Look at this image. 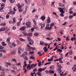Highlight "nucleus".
Listing matches in <instances>:
<instances>
[{
    "mask_svg": "<svg viewBox=\"0 0 76 76\" xmlns=\"http://www.w3.org/2000/svg\"><path fill=\"white\" fill-rule=\"evenodd\" d=\"M58 9L59 10L60 12L62 13H64V12L66 11V8L65 7L63 8H59Z\"/></svg>",
    "mask_w": 76,
    "mask_h": 76,
    "instance_id": "1",
    "label": "nucleus"
},
{
    "mask_svg": "<svg viewBox=\"0 0 76 76\" xmlns=\"http://www.w3.org/2000/svg\"><path fill=\"white\" fill-rule=\"evenodd\" d=\"M26 28H31V23L30 22H28L27 23H26Z\"/></svg>",
    "mask_w": 76,
    "mask_h": 76,
    "instance_id": "2",
    "label": "nucleus"
},
{
    "mask_svg": "<svg viewBox=\"0 0 76 76\" xmlns=\"http://www.w3.org/2000/svg\"><path fill=\"white\" fill-rule=\"evenodd\" d=\"M46 68H47V67L43 69H42V68H39L38 69V72H42V71H43V70H45L46 69Z\"/></svg>",
    "mask_w": 76,
    "mask_h": 76,
    "instance_id": "3",
    "label": "nucleus"
},
{
    "mask_svg": "<svg viewBox=\"0 0 76 76\" xmlns=\"http://www.w3.org/2000/svg\"><path fill=\"white\" fill-rule=\"evenodd\" d=\"M50 26V24L48 23L46 27L45 28V29H47V30H50L51 29H49V28H50V27H49Z\"/></svg>",
    "mask_w": 76,
    "mask_h": 76,
    "instance_id": "4",
    "label": "nucleus"
},
{
    "mask_svg": "<svg viewBox=\"0 0 76 76\" xmlns=\"http://www.w3.org/2000/svg\"><path fill=\"white\" fill-rule=\"evenodd\" d=\"M27 47H28V48H30L31 49H32V50H35V48H33L30 46L28 44L27 45Z\"/></svg>",
    "mask_w": 76,
    "mask_h": 76,
    "instance_id": "5",
    "label": "nucleus"
},
{
    "mask_svg": "<svg viewBox=\"0 0 76 76\" xmlns=\"http://www.w3.org/2000/svg\"><path fill=\"white\" fill-rule=\"evenodd\" d=\"M74 67H72V69L74 72L76 71V65H74L73 66Z\"/></svg>",
    "mask_w": 76,
    "mask_h": 76,
    "instance_id": "6",
    "label": "nucleus"
},
{
    "mask_svg": "<svg viewBox=\"0 0 76 76\" xmlns=\"http://www.w3.org/2000/svg\"><path fill=\"white\" fill-rule=\"evenodd\" d=\"M54 26V23H52L50 24V28H49V29H52V27Z\"/></svg>",
    "mask_w": 76,
    "mask_h": 76,
    "instance_id": "7",
    "label": "nucleus"
},
{
    "mask_svg": "<svg viewBox=\"0 0 76 76\" xmlns=\"http://www.w3.org/2000/svg\"><path fill=\"white\" fill-rule=\"evenodd\" d=\"M51 20H50V17H48L47 19V23H50Z\"/></svg>",
    "mask_w": 76,
    "mask_h": 76,
    "instance_id": "8",
    "label": "nucleus"
},
{
    "mask_svg": "<svg viewBox=\"0 0 76 76\" xmlns=\"http://www.w3.org/2000/svg\"><path fill=\"white\" fill-rule=\"evenodd\" d=\"M45 19V17L44 16H42L40 18V19H42L43 21H44Z\"/></svg>",
    "mask_w": 76,
    "mask_h": 76,
    "instance_id": "9",
    "label": "nucleus"
},
{
    "mask_svg": "<svg viewBox=\"0 0 76 76\" xmlns=\"http://www.w3.org/2000/svg\"><path fill=\"white\" fill-rule=\"evenodd\" d=\"M28 44H29V45H33V44H34V41L31 40L30 42H29Z\"/></svg>",
    "mask_w": 76,
    "mask_h": 76,
    "instance_id": "10",
    "label": "nucleus"
},
{
    "mask_svg": "<svg viewBox=\"0 0 76 76\" xmlns=\"http://www.w3.org/2000/svg\"><path fill=\"white\" fill-rule=\"evenodd\" d=\"M25 26H23L20 28V30H23V31H25Z\"/></svg>",
    "mask_w": 76,
    "mask_h": 76,
    "instance_id": "11",
    "label": "nucleus"
},
{
    "mask_svg": "<svg viewBox=\"0 0 76 76\" xmlns=\"http://www.w3.org/2000/svg\"><path fill=\"white\" fill-rule=\"evenodd\" d=\"M37 64H32L31 65V66L32 68H34V67H35L36 66H37Z\"/></svg>",
    "mask_w": 76,
    "mask_h": 76,
    "instance_id": "12",
    "label": "nucleus"
},
{
    "mask_svg": "<svg viewBox=\"0 0 76 76\" xmlns=\"http://www.w3.org/2000/svg\"><path fill=\"white\" fill-rule=\"evenodd\" d=\"M43 50H44L45 52H46V51H47L48 50V49H47V47H45L43 48Z\"/></svg>",
    "mask_w": 76,
    "mask_h": 76,
    "instance_id": "13",
    "label": "nucleus"
},
{
    "mask_svg": "<svg viewBox=\"0 0 76 76\" xmlns=\"http://www.w3.org/2000/svg\"><path fill=\"white\" fill-rule=\"evenodd\" d=\"M1 44H2V45L3 46H6L7 45V44L5 43V42H2Z\"/></svg>",
    "mask_w": 76,
    "mask_h": 76,
    "instance_id": "14",
    "label": "nucleus"
},
{
    "mask_svg": "<svg viewBox=\"0 0 76 76\" xmlns=\"http://www.w3.org/2000/svg\"><path fill=\"white\" fill-rule=\"evenodd\" d=\"M54 73V71L51 70H50L49 71V73Z\"/></svg>",
    "mask_w": 76,
    "mask_h": 76,
    "instance_id": "15",
    "label": "nucleus"
},
{
    "mask_svg": "<svg viewBox=\"0 0 76 76\" xmlns=\"http://www.w3.org/2000/svg\"><path fill=\"white\" fill-rule=\"evenodd\" d=\"M57 71L59 73H60L61 72V70L59 68L58 69Z\"/></svg>",
    "mask_w": 76,
    "mask_h": 76,
    "instance_id": "16",
    "label": "nucleus"
},
{
    "mask_svg": "<svg viewBox=\"0 0 76 76\" xmlns=\"http://www.w3.org/2000/svg\"><path fill=\"white\" fill-rule=\"evenodd\" d=\"M32 33H28L27 34V36H29V37H32Z\"/></svg>",
    "mask_w": 76,
    "mask_h": 76,
    "instance_id": "17",
    "label": "nucleus"
},
{
    "mask_svg": "<svg viewBox=\"0 0 76 76\" xmlns=\"http://www.w3.org/2000/svg\"><path fill=\"white\" fill-rule=\"evenodd\" d=\"M10 39H11V37H8L7 39V42H10Z\"/></svg>",
    "mask_w": 76,
    "mask_h": 76,
    "instance_id": "18",
    "label": "nucleus"
},
{
    "mask_svg": "<svg viewBox=\"0 0 76 76\" xmlns=\"http://www.w3.org/2000/svg\"><path fill=\"white\" fill-rule=\"evenodd\" d=\"M6 30V28H1L0 29V31H5Z\"/></svg>",
    "mask_w": 76,
    "mask_h": 76,
    "instance_id": "19",
    "label": "nucleus"
},
{
    "mask_svg": "<svg viewBox=\"0 0 76 76\" xmlns=\"http://www.w3.org/2000/svg\"><path fill=\"white\" fill-rule=\"evenodd\" d=\"M27 38L28 41L29 42L31 41H32L31 39V38L29 37H27Z\"/></svg>",
    "mask_w": 76,
    "mask_h": 76,
    "instance_id": "20",
    "label": "nucleus"
},
{
    "mask_svg": "<svg viewBox=\"0 0 76 76\" xmlns=\"http://www.w3.org/2000/svg\"><path fill=\"white\" fill-rule=\"evenodd\" d=\"M37 74H38V75L39 76H41V74H42V73L40 72H39L37 73Z\"/></svg>",
    "mask_w": 76,
    "mask_h": 76,
    "instance_id": "21",
    "label": "nucleus"
},
{
    "mask_svg": "<svg viewBox=\"0 0 76 76\" xmlns=\"http://www.w3.org/2000/svg\"><path fill=\"white\" fill-rule=\"evenodd\" d=\"M13 23L15 24V23L16 22V19L14 18L13 19Z\"/></svg>",
    "mask_w": 76,
    "mask_h": 76,
    "instance_id": "22",
    "label": "nucleus"
},
{
    "mask_svg": "<svg viewBox=\"0 0 76 76\" xmlns=\"http://www.w3.org/2000/svg\"><path fill=\"white\" fill-rule=\"evenodd\" d=\"M44 27H45V24H42V26L41 27V29H42L43 28H44Z\"/></svg>",
    "mask_w": 76,
    "mask_h": 76,
    "instance_id": "23",
    "label": "nucleus"
},
{
    "mask_svg": "<svg viewBox=\"0 0 76 76\" xmlns=\"http://www.w3.org/2000/svg\"><path fill=\"white\" fill-rule=\"evenodd\" d=\"M6 25V24L5 23H3L1 24L0 25L1 26H4L5 25Z\"/></svg>",
    "mask_w": 76,
    "mask_h": 76,
    "instance_id": "24",
    "label": "nucleus"
},
{
    "mask_svg": "<svg viewBox=\"0 0 76 76\" xmlns=\"http://www.w3.org/2000/svg\"><path fill=\"white\" fill-rule=\"evenodd\" d=\"M6 63L7 65H9V66H12V64H11L9 62H6Z\"/></svg>",
    "mask_w": 76,
    "mask_h": 76,
    "instance_id": "25",
    "label": "nucleus"
},
{
    "mask_svg": "<svg viewBox=\"0 0 76 76\" xmlns=\"http://www.w3.org/2000/svg\"><path fill=\"white\" fill-rule=\"evenodd\" d=\"M22 33L24 34V36H27V34L25 32H22Z\"/></svg>",
    "mask_w": 76,
    "mask_h": 76,
    "instance_id": "26",
    "label": "nucleus"
},
{
    "mask_svg": "<svg viewBox=\"0 0 76 76\" xmlns=\"http://www.w3.org/2000/svg\"><path fill=\"white\" fill-rule=\"evenodd\" d=\"M50 69H54V67L52 65L50 66Z\"/></svg>",
    "mask_w": 76,
    "mask_h": 76,
    "instance_id": "27",
    "label": "nucleus"
},
{
    "mask_svg": "<svg viewBox=\"0 0 76 76\" xmlns=\"http://www.w3.org/2000/svg\"><path fill=\"white\" fill-rule=\"evenodd\" d=\"M34 35H35V36H38V33L37 32H35L34 33Z\"/></svg>",
    "mask_w": 76,
    "mask_h": 76,
    "instance_id": "28",
    "label": "nucleus"
},
{
    "mask_svg": "<svg viewBox=\"0 0 76 76\" xmlns=\"http://www.w3.org/2000/svg\"><path fill=\"white\" fill-rule=\"evenodd\" d=\"M16 65L19 66L21 65V63L20 62H19L18 63H17Z\"/></svg>",
    "mask_w": 76,
    "mask_h": 76,
    "instance_id": "29",
    "label": "nucleus"
},
{
    "mask_svg": "<svg viewBox=\"0 0 76 76\" xmlns=\"http://www.w3.org/2000/svg\"><path fill=\"white\" fill-rule=\"evenodd\" d=\"M44 44V42L42 41H41L40 42V45H43V44Z\"/></svg>",
    "mask_w": 76,
    "mask_h": 76,
    "instance_id": "30",
    "label": "nucleus"
},
{
    "mask_svg": "<svg viewBox=\"0 0 76 76\" xmlns=\"http://www.w3.org/2000/svg\"><path fill=\"white\" fill-rule=\"evenodd\" d=\"M58 68H59L60 69L62 68V66H61V65H58Z\"/></svg>",
    "mask_w": 76,
    "mask_h": 76,
    "instance_id": "31",
    "label": "nucleus"
},
{
    "mask_svg": "<svg viewBox=\"0 0 76 76\" xmlns=\"http://www.w3.org/2000/svg\"><path fill=\"white\" fill-rule=\"evenodd\" d=\"M12 45L13 47H15L16 46V44H15V42H13L12 44Z\"/></svg>",
    "mask_w": 76,
    "mask_h": 76,
    "instance_id": "32",
    "label": "nucleus"
},
{
    "mask_svg": "<svg viewBox=\"0 0 76 76\" xmlns=\"http://www.w3.org/2000/svg\"><path fill=\"white\" fill-rule=\"evenodd\" d=\"M10 16L9 15L7 14L6 16V18L8 19V18H9Z\"/></svg>",
    "mask_w": 76,
    "mask_h": 76,
    "instance_id": "33",
    "label": "nucleus"
},
{
    "mask_svg": "<svg viewBox=\"0 0 76 76\" xmlns=\"http://www.w3.org/2000/svg\"><path fill=\"white\" fill-rule=\"evenodd\" d=\"M58 48V45L56 46L55 48V49H54L53 51H56V50H57L58 49L57 48Z\"/></svg>",
    "mask_w": 76,
    "mask_h": 76,
    "instance_id": "34",
    "label": "nucleus"
},
{
    "mask_svg": "<svg viewBox=\"0 0 76 76\" xmlns=\"http://www.w3.org/2000/svg\"><path fill=\"white\" fill-rule=\"evenodd\" d=\"M23 58L25 59V60H28V58L26 56H24L23 57Z\"/></svg>",
    "mask_w": 76,
    "mask_h": 76,
    "instance_id": "35",
    "label": "nucleus"
},
{
    "mask_svg": "<svg viewBox=\"0 0 76 76\" xmlns=\"http://www.w3.org/2000/svg\"><path fill=\"white\" fill-rule=\"evenodd\" d=\"M5 6V4L3 3H2L1 4V7H4Z\"/></svg>",
    "mask_w": 76,
    "mask_h": 76,
    "instance_id": "36",
    "label": "nucleus"
},
{
    "mask_svg": "<svg viewBox=\"0 0 76 76\" xmlns=\"http://www.w3.org/2000/svg\"><path fill=\"white\" fill-rule=\"evenodd\" d=\"M20 41H25V40L23 39L22 38H20Z\"/></svg>",
    "mask_w": 76,
    "mask_h": 76,
    "instance_id": "37",
    "label": "nucleus"
},
{
    "mask_svg": "<svg viewBox=\"0 0 76 76\" xmlns=\"http://www.w3.org/2000/svg\"><path fill=\"white\" fill-rule=\"evenodd\" d=\"M58 50H57V51H59V52H61V53L63 51L62 50H61V49H58Z\"/></svg>",
    "mask_w": 76,
    "mask_h": 76,
    "instance_id": "38",
    "label": "nucleus"
},
{
    "mask_svg": "<svg viewBox=\"0 0 76 76\" xmlns=\"http://www.w3.org/2000/svg\"><path fill=\"white\" fill-rule=\"evenodd\" d=\"M69 54H70L71 55H72V50H71L69 51Z\"/></svg>",
    "mask_w": 76,
    "mask_h": 76,
    "instance_id": "39",
    "label": "nucleus"
},
{
    "mask_svg": "<svg viewBox=\"0 0 76 76\" xmlns=\"http://www.w3.org/2000/svg\"><path fill=\"white\" fill-rule=\"evenodd\" d=\"M42 4L43 5H45V2L44 1H42Z\"/></svg>",
    "mask_w": 76,
    "mask_h": 76,
    "instance_id": "40",
    "label": "nucleus"
},
{
    "mask_svg": "<svg viewBox=\"0 0 76 76\" xmlns=\"http://www.w3.org/2000/svg\"><path fill=\"white\" fill-rule=\"evenodd\" d=\"M4 49V47L2 46H0V49L1 50H3Z\"/></svg>",
    "mask_w": 76,
    "mask_h": 76,
    "instance_id": "41",
    "label": "nucleus"
},
{
    "mask_svg": "<svg viewBox=\"0 0 76 76\" xmlns=\"http://www.w3.org/2000/svg\"><path fill=\"white\" fill-rule=\"evenodd\" d=\"M35 11H36V9L34 8L33 10L32 11V13H34V12H35Z\"/></svg>",
    "mask_w": 76,
    "mask_h": 76,
    "instance_id": "42",
    "label": "nucleus"
},
{
    "mask_svg": "<svg viewBox=\"0 0 76 76\" xmlns=\"http://www.w3.org/2000/svg\"><path fill=\"white\" fill-rule=\"evenodd\" d=\"M34 29H37V26L36 25H34Z\"/></svg>",
    "mask_w": 76,
    "mask_h": 76,
    "instance_id": "43",
    "label": "nucleus"
},
{
    "mask_svg": "<svg viewBox=\"0 0 76 76\" xmlns=\"http://www.w3.org/2000/svg\"><path fill=\"white\" fill-rule=\"evenodd\" d=\"M41 64V61H40L38 62V66H40Z\"/></svg>",
    "mask_w": 76,
    "mask_h": 76,
    "instance_id": "44",
    "label": "nucleus"
},
{
    "mask_svg": "<svg viewBox=\"0 0 76 76\" xmlns=\"http://www.w3.org/2000/svg\"><path fill=\"white\" fill-rule=\"evenodd\" d=\"M30 59H33V60H34L35 59V58L34 57H32V56H31L30 57Z\"/></svg>",
    "mask_w": 76,
    "mask_h": 76,
    "instance_id": "45",
    "label": "nucleus"
},
{
    "mask_svg": "<svg viewBox=\"0 0 76 76\" xmlns=\"http://www.w3.org/2000/svg\"><path fill=\"white\" fill-rule=\"evenodd\" d=\"M12 55H15L16 54V52L15 51H13L12 53Z\"/></svg>",
    "mask_w": 76,
    "mask_h": 76,
    "instance_id": "46",
    "label": "nucleus"
},
{
    "mask_svg": "<svg viewBox=\"0 0 76 76\" xmlns=\"http://www.w3.org/2000/svg\"><path fill=\"white\" fill-rule=\"evenodd\" d=\"M50 63H51V62H48L46 63L45 64V66H46V65H47V64H50Z\"/></svg>",
    "mask_w": 76,
    "mask_h": 76,
    "instance_id": "47",
    "label": "nucleus"
},
{
    "mask_svg": "<svg viewBox=\"0 0 76 76\" xmlns=\"http://www.w3.org/2000/svg\"><path fill=\"white\" fill-rule=\"evenodd\" d=\"M73 17V16L72 15H71V16H69V19H72Z\"/></svg>",
    "mask_w": 76,
    "mask_h": 76,
    "instance_id": "48",
    "label": "nucleus"
},
{
    "mask_svg": "<svg viewBox=\"0 0 76 76\" xmlns=\"http://www.w3.org/2000/svg\"><path fill=\"white\" fill-rule=\"evenodd\" d=\"M27 54H28V53H27V52H26L24 53H23V55H24V56H25V55H27Z\"/></svg>",
    "mask_w": 76,
    "mask_h": 76,
    "instance_id": "49",
    "label": "nucleus"
},
{
    "mask_svg": "<svg viewBox=\"0 0 76 76\" xmlns=\"http://www.w3.org/2000/svg\"><path fill=\"white\" fill-rule=\"evenodd\" d=\"M15 0H11L10 2L11 3H14V2H15Z\"/></svg>",
    "mask_w": 76,
    "mask_h": 76,
    "instance_id": "50",
    "label": "nucleus"
},
{
    "mask_svg": "<svg viewBox=\"0 0 76 76\" xmlns=\"http://www.w3.org/2000/svg\"><path fill=\"white\" fill-rule=\"evenodd\" d=\"M60 15L62 17H63V16H64V15L62 13H61Z\"/></svg>",
    "mask_w": 76,
    "mask_h": 76,
    "instance_id": "51",
    "label": "nucleus"
},
{
    "mask_svg": "<svg viewBox=\"0 0 76 76\" xmlns=\"http://www.w3.org/2000/svg\"><path fill=\"white\" fill-rule=\"evenodd\" d=\"M29 67H30V64L28 65L27 68V69H28V68H29Z\"/></svg>",
    "mask_w": 76,
    "mask_h": 76,
    "instance_id": "52",
    "label": "nucleus"
},
{
    "mask_svg": "<svg viewBox=\"0 0 76 76\" xmlns=\"http://www.w3.org/2000/svg\"><path fill=\"white\" fill-rule=\"evenodd\" d=\"M20 21H19L17 23V25L18 26H19L20 24Z\"/></svg>",
    "mask_w": 76,
    "mask_h": 76,
    "instance_id": "53",
    "label": "nucleus"
},
{
    "mask_svg": "<svg viewBox=\"0 0 76 76\" xmlns=\"http://www.w3.org/2000/svg\"><path fill=\"white\" fill-rule=\"evenodd\" d=\"M37 68H35L33 70V72H37Z\"/></svg>",
    "mask_w": 76,
    "mask_h": 76,
    "instance_id": "54",
    "label": "nucleus"
},
{
    "mask_svg": "<svg viewBox=\"0 0 76 76\" xmlns=\"http://www.w3.org/2000/svg\"><path fill=\"white\" fill-rule=\"evenodd\" d=\"M34 28H31V32H33V31H34Z\"/></svg>",
    "mask_w": 76,
    "mask_h": 76,
    "instance_id": "55",
    "label": "nucleus"
},
{
    "mask_svg": "<svg viewBox=\"0 0 76 76\" xmlns=\"http://www.w3.org/2000/svg\"><path fill=\"white\" fill-rule=\"evenodd\" d=\"M19 12H20V13L22 12V11H23V10H22V9H20V10H19Z\"/></svg>",
    "mask_w": 76,
    "mask_h": 76,
    "instance_id": "56",
    "label": "nucleus"
},
{
    "mask_svg": "<svg viewBox=\"0 0 76 76\" xmlns=\"http://www.w3.org/2000/svg\"><path fill=\"white\" fill-rule=\"evenodd\" d=\"M1 75H2L4 76V75H5V73H4V72H2Z\"/></svg>",
    "mask_w": 76,
    "mask_h": 76,
    "instance_id": "57",
    "label": "nucleus"
},
{
    "mask_svg": "<svg viewBox=\"0 0 76 76\" xmlns=\"http://www.w3.org/2000/svg\"><path fill=\"white\" fill-rule=\"evenodd\" d=\"M37 54H39V56H41L42 55V54H41V53L40 52H38L37 53Z\"/></svg>",
    "mask_w": 76,
    "mask_h": 76,
    "instance_id": "58",
    "label": "nucleus"
},
{
    "mask_svg": "<svg viewBox=\"0 0 76 76\" xmlns=\"http://www.w3.org/2000/svg\"><path fill=\"white\" fill-rule=\"evenodd\" d=\"M73 4L74 6H75L76 5V1H75L73 2Z\"/></svg>",
    "mask_w": 76,
    "mask_h": 76,
    "instance_id": "59",
    "label": "nucleus"
},
{
    "mask_svg": "<svg viewBox=\"0 0 76 76\" xmlns=\"http://www.w3.org/2000/svg\"><path fill=\"white\" fill-rule=\"evenodd\" d=\"M12 61H14L15 63H16V59L14 58L12 59Z\"/></svg>",
    "mask_w": 76,
    "mask_h": 76,
    "instance_id": "60",
    "label": "nucleus"
},
{
    "mask_svg": "<svg viewBox=\"0 0 76 76\" xmlns=\"http://www.w3.org/2000/svg\"><path fill=\"white\" fill-rule=\"evenodd\" d=\"M34 52H30L29 53L30 54H34Z\"/></svg>",
    "mask_w": 76,
    "mask_h": 76,
    "instance_id": "61",
    "label": "nucleus"
},
{
    "mask_svg": "<svg viewBox=\"0 0 76 76\" xmlns=\"http://www.w3.org/2000/svg\"><path fill=\"white\" fill-rule=\"evenodd\" d=\"M1 52H2V53H6V51L5 50H1Z\"/></svg>",
    "mask_w": 76,
    "mask_h": 76,
    "instance_id": "62",
    "label": "nucleus"
},
{
    "mask_svg": "<svg viewBox=\"0 0 76 76\" xmlns=\"http://www.w3.org/2000/svg\"><path fill=\"white\" fill-rule=\"evenodd\" d=\"M68 18V16H66L64 18V20H66V19H67Z\"/></svg>",
    "mask_w": 76,
    "mask_h": 76,
    "instance_id": "63",
    "label": "nucleus"
},
{
    "mask_svg": "<svg viewBox=\"0 0 76 76\" xmlns=\"http://www.w3.org/2000/svg\"><path fill=\"white\" fill-rule=\"evenodd\" d=\"M12 15H15V13H16L15 12H14V11H12Z\"/></svg>",
    "mask_w": 76,
    "mask_h": 76,
    "instance_id": "64",
    "label": "nucleus"
}]
</instances>
